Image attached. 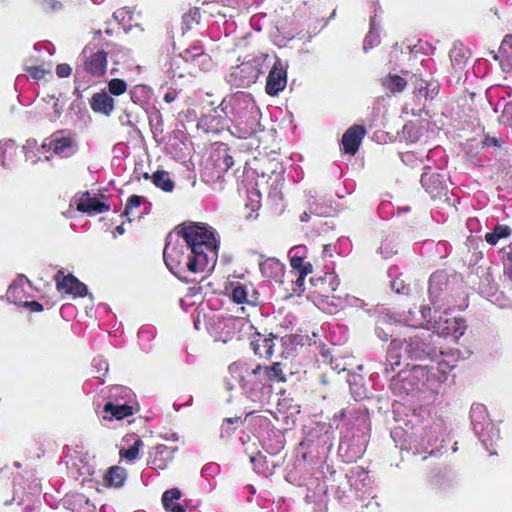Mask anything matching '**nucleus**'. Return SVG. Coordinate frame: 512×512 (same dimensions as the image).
<instances>
[{
    "mask_svg": "<svg viewBox=\"0 0 512 512\" xmlns=\"http://www.w3.org/2000/svg\"><path fill=\"white\" fill-rule=\"evenodd\" d=\"M144 197L138 195H132L128 198L123 215L127 217L128 221H132L133 212L136 208L144 202Z\"/></svg>",
    "mask_w": 512,
    "mask_h": 512,
    "instance_id": "a19ab883",
    "label": "nucleus"
},
{
    "mask_svg": "<svg viewBox=\"0 0 512 512\" xmlns=\"http://www.w3.org/2000/svg\"><path fill=\"white\" fill-rule=\"evenodd\" d=\"M391 288L398 294H407L409 286L401 278H396L391 282Z\"/></svg>",
    "mask_w": 512,
    "mask_h": 512,
    "instance_id": "6e6d98bb",
    "label": "nucleus"
},
{
    "mask_svg": "<svg viewBox=\"0 0 512 512\" xmlns=\"http://www.w3.org/2000/svg\"><path fill=\"white\" fill-rule=\"evenodd\" d=\"M243 424L240 417L226 418L221 425L220 437L230 438L232 434Z\"/></svg>",
    "mask_w": 512,
    "mask_h": 512,
    "instance_id": "4c0bfd02",
    "label": "nucleus"
},
{
    "mask_svg": "<svg viewBox=\"0 0 512 512\" xmlns=\"http://www.w3.org/2000/svg\"><path fill=\"white\" fill-rule=\"evenodd\" d=\"M467 53L468 51L462 43H454L449 55L455 69L462 70L465 67L468 59Z\"/></svg>",
    "mask_w": 512,
    "mask_h": 512,
    "instance_id": "2f4dec72",
    "label": "nucleus"
},
{
    "mask_svg": "<svg viewBox=\"0 0 512 512\" xmlns=\"http://www.w3.org/2000/svg\"><path fill=\"white\" fill-rule=\"evenodd\" d=\"M228 290L235 303L256 305L258 301V292L250 283L231 282Z\"/></svg>",
    "mask_w": 512,
    "mask_h": 512,
    "instance_id": "f3484780",
    "label": "nucleus"
},
{
    "mask_svg": "<svg viewBox=\"0 0 512 512\" xmlns=\"http://www.w3.org/2000/svg\"><path fill=\"white\" fill-rule=\"evenodd\" d=\"M287 68L286 62L277 58L269 71L266 81V93L270 96H276L283 91L287 84Z\"/></svg>",
    "mask_w": 512,
    "mask_h": 512,
    "instance_id": "2eb2a0df",
    "label": "nucleus"
},
{
    "mask_svg": "<svg viewBox=\"0 0 512 512\" xmlns=\"http://www.w3.org/2000/svg\"><path fill=\"white\" fill-rule=\"evenodd\" d=\"M152 181L157 188H160L164 192H172L174 189V182L166 171H156L152 175Z\"/></svg>",
    "mask_w": 512,
    "mask_h": 512,
    "instance_id": "f704fd0d",
    "label": "nucleus"
},
{
    "mask_svg": "<svg viewBox=\"0 0 512 512\" xmlns=\"http://www.w3.org/2000/svg\"><path fill=\"white\" fill-rule=\"evenodd\" d=\"M21 306L27 307L33 312H40L43 310L42 304H40L37 301H24V303Z\"/></svg>",
    "mask_w": 512,
    "mask_h": 512,
    "instance_id": "e2e57ef3",
    "label": "nucleus"
},
{
    "mask_svg": "<svg viewBox=\"0 0 512 512\" xmlns=\"http://www.w3.org/2000/svg\"><path fill=\"white\" fill-rule=\"evenodd\" d=\"M176 234L181 236L190 252L195 254V266L205 265L209 271L214 269L218 258V242L212 230L194 223L183 226Z\"/></svg>",
    "mask_w": 512,
    "mask_h": 512,
    "instance_id": "7ed1b4c3",
    "label": "nucleus"
},
{
    "mask_svg": "<svg viewBox=\"0 0 512 512\" xmlns=\"http://www.w3.org/2000/svg\"><path fill=\"white\" fill-rule=\"evenodd\" d=\"M261 73L255 62L248 61L233 68L227 81L235 87H249L256 82Z\"/></svg>",
    "mask_w": 512,
    "mask_h": 512,
    "instance_id": "ddd939ff",
    "label": "nucleus"
},
{
    "mask_svg": "<svg viewBox=\"0 0 512 512\" xmlns=\"http://www.w3.org/2000/svg\"><path fill=\"white\" fill-rule=\"evenodd\" d=\"M123 448H141L143 441L135 434H128L123 438Z\"/></svg>",
    "mask_w": 512,
    "mask_h": 512,
    "instance_id": "8fccbe9b",
    "label": "nucleus"
},
{
    "mask_svg": "<svg viewBox=\"0 0 512 512\" xmlns=\"http://www.w3.org/2000/svg\"><path fill=\"white\" fill-rule=\"evenodd\" d=\"M341 418L347 428L355 429L358 432L357 437L361 436L365 438L367 432L370 430L368 412L362 404L344 409L341 412ZM352 437L354 438L356 435L353 434Z\"/></svg>",
    "mask_w": 512,
    "mask_h": 512,
    "instance_id": "9b49d317",
    "label": "nucleus"
},
{
    "mask_svg": "<svg viewBox=\"0 0 512 512\" xmlns=\"http://www.w3.org/2000/svg\"><path fill=\"white\" fill-rule=\"evenodd\" d=\"M16 145L12 140L0 141V164L5 166V154L10 150H15Z\"/></svg>",
    "mask_w": 512,
    "mask_h": 512,
    "instance_id": "3c124183",
    "label": "nucleus"
},
{
    "mask_svg": "<svg viewBox=\"0 0 512 512\" xmlns=\"http://www.w3.org/2000/svg\"><path fill=\"white\" fill-rule=\"evenodd\" d=\"M106 69L107 53L102 50L91 54L84 62L83 71L94 77H100L104 75Z\"/></svg>",
    "mask_w": 512,
    "mask_h": 512,
    "instance_id": "4be33fe9",
    "label": "nucleus"
},
{
    "mask_svg": "<svg viewBox=\"0 0 512 512\" xmlns=\"http://www.w3.org/2000/svg\"><path fill=\"white\" fill-rule=\"evenodd\" d=\"M90 106L94 112L109 116L114 110V100L106 91H101L92 96Z\"/></svg>",
    "mask_w": 512,
    "mask_h": 512,
    "instance_id": "bb28decb",
    "label": "nucleus"
},
{
    "mask_svg": "<svg viewBox=\"0 0 512 512\" xmlns=\"http://www.w3.org/2000/svg\"><path fill=\"white\" fill-rule=\"evenodd\" d=\"M28 282L24 276H19L9 286L6 297L7 300L15 305L21 306L26 298L25 284Z\"/></svg>",
    "mask_w": 512,
    "mask_h": 512,
    "instance_id": "c85d7f7f",
    "label": "nucleus"
},
{
    "mask_svg": "<svg viewBox=\"0 0 512 512\" xmlns=\"http://www.w3.org/2000/svg\"><path fill=\"white\" fill-rule=\"evenodd\" d=\"M233 164H234V161H233L232 156H230L228 154H224V156L221 160V163H218V167L222 171H227L233 166Z\"/></svg>",
    "mask_w": 512,
    "mask_h": 512,
    "instance_id": "052dcab7",
    "label": "nucleus"
},
{
    "mask_svg": "<svg viewBox=\"0 0 512 512\" xmlns=\"http://www.w3.org/2000/svg\"><path fill=\"white\" fill-rule=\"evenodd\" d=\"M421 184L432 198L439 196L446 188L444 175L430 170L421 175Z\"/></svg>",
    "mask_w": 512,
    "mask_h": 512,
    "instance_id": "412c9836",
    "label": "nucleus"
},
{
    "mask_svg": "<svg viewBox=\"0 0 512 512\" xmlns=\"http://www.w3.org/2000/svg\"><path fill=\"white\" fill-rule=\"evenodd\" d=\"M50 102H52L53 112L49 115V120L54 122L57 119H59L60 116L62 115L63 107L58 104V101L55 100V98L53 96H51L49 98L48 103H50Z\"/></svg>",
    "mask_w": 512,
    "mask_h": 512,
    "instance_id": "5fc2aeb1",
    "label": "nucleus"
},
{
    "mask_svg": "<svg viewBox=\"0 0 512 512\" xmlns=\"http://www.w3.org/2000/svg\"><path fill=\"white\" fill-rule=\"evenodd\" d=\"M133 393L131 389L124 386H114L110 390V401H120L127 402L131 400Z\"/></svg>",
    "mask_w": 512,
    "mask_h": 512,
    "instance_id": "58836bf2",
    "label": "nucleus"
},
{
    "mask_svg": "<svg viewBox=\"0 0 512 512\" xmlns=\"http://www.w3.org/2000/svg\"><path fill=\"white\" fill-rule=\"evenodd\" d=\"M251 346L255 354L268 359L274 355L276 347L293 346V338L292 336L279 338L273 334L268 337L259 335L257 339L251 342Z\"/></svg>",
    "mask_w": 512,
    "mask_h": 512,
    "instance_id": "f8f14e48",
    "label": "nucleus"
},
{
    "mask_svg": "<svg viewBox=\"0 0 512 512\" xmlns=\"http://www.w3.org/2000/svg\"><path fill=\"white\" fill-rule=\"evenodd\" d=\"M181 60L191 63L201 70H209L212 67V58L204 52L203 47L199 44L191 45L182 51L177 58L172 60L171 67L178 66Z\"/></svg>",
    "mask_w": 512,
    "mask_h": 512,
    "instance_id": "4468645a",
    "label": "nucleus"
},
{
    "mask_svg": "<svg viewBox=\"0 0 512 512\" xmlns=\"http://www.w3.org/2000/svg\"><path fill=\"white\" fill-rule=\"evenodd\" d=\"M249 458L256 471H264L265 469H268L269 463L267 461V457L266 455H263L260 450L255 454L250 455Z\"/></svg>",
    "mask_w": 512,
    "mask_h": 512,
    "instance_id": "c03bdc74",
    "label": "nucleus"
},
{
    "mask_svg": "<svg viewBox=\"0 0 512 512\" xmlns=\"http://www.w3.org/2000/svg\"><path fill=\"white\" fill-rule=\"evenodd\" d=\"M164 262L169 271L179 279H186L185 273L210 272L205 265H194L195 254L190 252L179 234H169L163 251Z\"/></svg>",
    "mask_w": 512,
    "mask_h": 512,
    "instance_id": "20e7f679",
    "label": "nucleus"
},
{
    "mask_svg": "<svg viewBox=\"0 0 512 512\" xmlns=\"http://www.w3.org/2000/svg\"><path fill=\"white\" fill-rule=\"evenodd\" d=\"M133 414V408L127 402L108 401L102 411L104 421L122 420Z\"/></svg>",
    "mask_w": 512,
    "mask_h": 512,
    "instance_id": "aec40b11",
    "label": "nucleus"
},
{
    "mask_svg": "<svg viewBox=\"0 0 512 512\" xmlns=\"http://www.w3.org/2000/svg\"><path fill=\"white\" fill-rule=\"evenodd\" d=\"M127 478L124 468L114 465L111 466L103 476V483L106 487L120 488L123 486Z\"/></svg>",
    "mask_w": 512,
    "mask_h": 512,
    "instance_id": "c756f323",
    "label": "nucleus"
},
{
    "mask_svg": "<svg viewBox=\"0 0 512 512\" xmlns=\"http://www.w3.org/2000/svg\"><path fill=\"white\" fill-rule=\"evenodd\" d=\"M27 73L30 78L40 81L45 78L46 74H50V71L40 66H31L27 68Z\"/></svg>",
    "mask_w": 512,
    "mask_h": 512,
    "instance_id": "09e8293b",
    "label": "nucleus"
},
{
    "mask_svg": "<svg viewBox=\"0 0 512 512\" xmlns=\"http://www.w3.org/2000/svg\"><path fill=\"white\" fill-rule=\"evenodd\" d=\"M306 254L307 248L304 245L294 246L289 250L288 256L293 270L304 269L308 263L304 261Z\"/></svg>",
    "mask_w": 512,
    "mask_h": 512,
    "instance_id": "473e14b6",
    "label": "nucleus"
},
{
    "mask_svg": "<svg viewBox=\"0 0 512 512\" xmlns=\"http://www.w3.org/2000/svg\"><path fill=\"white\" fill-rule=\"evenodd\" d=\"M427 371L422 365H414L409 370H402L391 380L390 388L395 396H408L425 386Z\"/></svg>",
    "mask_w": 512,
    "mask_h": 512,
    "instance_id": "423d86ee",
    "label": "nucleus"
},
{
    "mask_svg": "<svg viewBox=\"0 0 512 512\" xmlns=\"http://www.w3.org/2000/svg\"><path fill=\"white\" fill-rule=\"evenodd\" d=\"M328 278H329V285L331 287V290L335 291L337 286L339 285V280L337 279V277L335 275H332V274H330L328 276Z\"/></svg>",
    "mask_w": 512,
    "mask_h": 512,
    "instance_id": "774afa93",
    "label": "nucleus"
},
{
    "mask_svg": "<svg viewBox=\"0 0 512 512\" xmlns=\"http://www.w3.org/2000/svg\"><path fill=\"white\" fill-rule=\"evenodd\" d=\"M504 274L512 282V248L506 253L504 261Z\"/></svg>",
    "mask_w": 512,
    "mask_h": 512,
    "instance_id": "13d9d810",
    "label": "nucleus"
},
{
    "mask_svg": "<svg viewBox=\"0 0 512 512\" xmlns=\"http://www.w3.org/2000/svg\"><path fill=\"white\" fill-rule=\"evenodd\" d=\"M378 43H379V34H378V31L376 28L375 18H372L371 23H370V31L364 39L363 48L365 51H367L368 49H371L374 46H376Z\"/></svg>",
    "mask_w": 512,
    "mask_h": 512,
    "instance_id": "ea45409f",
    "label": "nucleus"
},
{
    "mask_svg": "<svg viewBox=\"0 0 512 512\" xmlns=\"http://www.w3.org/2000/svg\"><path fill=\"white\" fill-rule=\"evenodd\" d=\"M435 336L427 328L417 332L408 340H404V352L408 358L420 361L434 362L438 356Z\"/></svg>",
    "mask_w": 512,
    "mask_h": 512,
    "instance_id": "39448f33",
    "label": "nucleus"
},
{
    "mask_svg": "<svg viewBox=\"0 0 512 512\" xmlns=\"http://www.w3.org/2000/svg\"><path fill=\"white\" fill-rule=\"evenodd\" d=\"M205 325L208 333L214 338L215 341L223 343L228 342L235 331L240 328L244 320L242 318H235L232 316H223L221 314L205 315Z\"/></svg>",
    "mask_w": 512,
    "mask_h": 512,
    "instance_id": "1a4fd4ad",
    "label": "nucleus"
},
{
    "mask_svg": "<svg viewBox=\"0 0 512 512\" xmlns=\"http://www.w3.org/2000/svg\"><path fill=\"white\" fill-rule=\"evenodd\" d=\"M365 134L366 130L363 126L354 125L348 128L342 137L344 152L350 155H355Z\"/></svg>",
    "mask_w": 512,
    "mask_h": 512,
    "instance_id": "6ab92c4d",
    "label": "nucleus"
},
{
    "mask_svg": "<svg viewBox=\"0 0 512 512\" xmlns=\"http://www.w3.org/2000/svg\"><path fill=\"white\" fill-rule=\"evenodd\" d=\"M441 278V275L433 274L430 277L429 294L430 301L433 305L434 314L431 316V307H422L418 311H409V315L405 317L404 321L409 326H421L427 324V329L437 337H451L453 340H458L465 332L467 326L465 320L453 314V311L445 309L441 311V305L438 303V291L436 283Z\"/></svg>",
    "mask_w": 512,
    "mask_h": 512,
    "instance_id": "f257e3e1",
    "label": "nucleus"
},
{
    "mask_svg": "<svg viewBox=\"0 0 512 512\" xmlns=\"http://www.w3.org/2000/svg\"><path fill=\"white\" fill-rule=\"evenodd\" d=\"M42 149H47L51 156L54 154L62 158H68L77 152L78 144L73 134L65 130H59L44 139Z\"/></svg>",
    "mask_w": 512,
    "mask_h": 512,
    "instance_id": "9d476101",
    "label": "nucleus"
},
{
    "mask_svg": "<svg viewBox=\"0 0 512 512\" xmlns=\"http://www.w3.org/2000/svg\"><path fill=\"white\" fill-rule=\"evenodd\" d=\"M177 96H178V93H177V91H176V90L169 89V90L165 93V95H164L163 99H164V101H165L166 103H168V104H169V103L174 102V101L176 100Z\"/></svg>",
    "mask_w": 512,
    "mask_h": 512,
    "instance_id": "0e129e2a",
    "label": "nucleus"
},
{
    "mask_svg": "<svg viewBox=\"0 0 512 512\" xmlns=\"http://www.w3.org/2000/svg\"><path fill=\"white\" fill-rule=\"evenodd\" d=\"M71 73H72V68L70 65H68L66 63L59 64L56 67V74L60 78L68 77L71 75Z\"/></svg>",
    "mask_w": 512,
    "mask_h": 512,
    "instance_id": "bf43d9fd",
    "label": "nucleus"
},
{
    "mask_svg": "<svg viewBox=\"0 0 512 512\" xmlns=\"http://www.w3.org/2000/svg\"><path fill=\"white\" fill-rule=\"evenodd\" d=\"M109 92L114 96L122 95L127 90V84L122 79H112L108 83Z\"/></svg>",
    "mask_w": 512,
    "mask_h": 512,
    "instance_id": "49530a36",
    "label": "nucleus"
},
{
    "mask_svg": "<svg viewBox=\"0 0 512 512\" xmlns=\"http://www.w3.org/2000/svg\"><path fill=\"white\" fill-rule=\"evenodd\" d=\"M260 271L263 277L282 282L285 266L276 258H266L260 262Z\"/></svg>",
    "mask_w": 512,
    "mask_h": 512,
    "instance_id": "393cba45",
    "label": "nucleus"
},
{
    "mask_svg": "<svg viewBox=\"0 0 512 512\" xmlns=\"http://www.w3.org/2000/svg\"><path fill=\"white\" fill-rule=\"evenodd\" d=\"M470 419L475 434L485 448L497 445L498 432L490 422L487 408L481 403H473Z\"/></svg>",
    "mask_w": 512,
    "mask_h": 512,
    "instance_id": "0eeeda50",
    "label": "nucleus"
},
{
    "mask_svg": "<svg viewBox=\"0 0 512 512\" xmlns=\"http://www.w3.org/2000/svg\"><path fill=\"white\" fill-rule=\"evenodd\" d=\"M170 450H155L153 455V459L149 460L148 463L158 469H164L167 466V463L162 461L164 454H167L166 458H170ZM152 458V455L150 456Z\"/></svg>",
    "mask_w": 512,
    "mask_h": 512,
    "instance_id": "a18cd8bd",
    "label": "nucleus"
},
{
    "mask_svg": "<svg viewBox=\"0 0 512 512\" xmlns=\"http://www.w3.org/2000/svg\"><path fill=\"white\" fill-rule=\"evenodd\" d=\"M218 109L231 122V134L240 139L250 138L263 129L260 123V109L248 93L237 92L225 97ZM214 111L217 112V108Z\"/></svg>",
    "mask_w": 512,
    "mask_h": 512,
    "instance_id": "f03ea898",
    "label": "nucleus"
},
{
    "mask_svg": "<svg viewBox=\"0 0 512 512\" xmlns=\"http://www.w3.org/2000/svg\"><path fill=\"white\" fill-rule=\"evenodd\" d=\"M23 153L25 156V161L30 163L31 165L37 164L42 157L46 161L51 159V155L48 154L47 149H42L41 146H37V142L35 139H28L23 145Z\"/></svg>",
    "mask_w": 512,
    "mask_h": 512,
    "instance_id": "a878e982",
    "label": "nucleus"
},
{
    "mask_svg": "<svg viewBox=\"0 0 512 512\" xmlns=\"http://www.w3.org/2000/svg\"><path fill=\"white\" fill-rule=\"evenodd\" d=\"M55 281L59 291H65L75 297H83L87 294V286L84 283L71 274L64 275L62 270L56 273Z\"/></svg>",
    "mask_w": 512,
    "mask_h": 512,
    "instance_id": "a211bd4d",
    "label": "nucleus"
},
{
    "mask_svg": "<svg viewBox=\"0 0 512 512\" xmlns=\"http://www.w3.org/2000/svg\"><path fill=\"white\" fill-rule=\"evenodd\" d=\"M378 251L384 258H389L396 253L395 246L388 240L382 242Z\"/></svg>",
    "mask_w": 512,
    "mask_h": 512,
    "instance_id": "603ef678",
    "label": "nucleus"
},
{
    "mask_svg": "<svg viewBox=\"0 0 512 512\" xmlns=\"http://www.w3.org/2000/svg\"><path fill=\"white\" fill-rule=\"evenodd\" d=\"M262 373L265 380L283 382L285 377L280 363H274L271 366H262Z\"/></svg>",
    "mask_w": 512,
    "mask_h": 512,
    "instance_id": "e433bc0d",
    "label": "nucleus"
},
{
    "mask_svg": "<svg viewBox=\"0 0 512 512\" xmlns=\"http://www.w3.org/2000/svg\"><path fill=\"white\" fill-rule=\"evenodd\" d=\"M291 402L292 399L283 398L277 403L275 411V419L277 421H282L286 425L295 423L296 417L300 413V408L298 405H293Z\"/></svg>",
    "mask_w": 512,
    "mask_h": 512,
    "instance_id": "5701e85b",
    "label": "nucleus"
},
{
    "mask_svg": "<svg viewBox=\"0 0 512 512\" xmlns=\"http://www.w3.org/2000/svg\"><path fill=\"white\" fill-rule=\"evenodd\" d=\"M483 145L486 147H499L500 143L498 139L487 136L483 140Z\"/></svg>",
    "mask_w": 512,
    "mask_h": 512,
    "instance_id": "69168bd1",
    "label": "nucleus"
},
{
    "mask_svg": "<svg viewBox=\"0 0 512 512\" xmlns=\"http://www.w3.org/2000/svg\"><path fill=\"white\" fill-rule=\"evenodd\" d=\"M295 271L298 274L297 279H296V284L298 287H301L304 284L305 277L308 274L312 273L313 267H312L311 263H307V265L304 267V269H297Z\"/></svg>",
    "mask_w": 512,
    "mask_h": 512,
    "instance_id": "864d4df0",
    "label": "nucleus"
},
{
    "mask_svg": "<svg viewBox=\"0 0 512 512\" xmlns=\"http://www.w3.org/2000/svg\"><path fill=\"white\" fill-rule=\"evenodd\" d=\"M120 455L122 459L132 462L139 457V450H125V452H121Z\"/></svg>",
    "mask_w": 512,
    "mask_h": 512,
    "instance_id": "680f3d73",
    "label": "nucleus"
},
{
    "mask_svg": "<svg viewBox=\"0 0 512 512\" xmlns=\"http://www.w3.org/2000/svg\"><path fill=\"white\" fill-rule=\"evenodd\" d=\"M113 18L118 23H124L126 20L131 19V12L127 8H120L113 13Z\"/></svg>",
    "mask_w": 512,
    "mask_h": 512,
    "instance_id": "4d7b16f0",
    "label": "nucleus"
},
{
    "mask_svg": "<svg viewBox=\"0 0 512 512\" xmlns=\"http://www.w3.org/2000/svg\"><path fill=\"white\" fill-rule=\"evenodd\" d=\"M109 208V205L101 202L99 197L91 196L88 192L84 193L77 203V209L79 211L90 215L106 212Z\"/></svg>",
    "mask_w": 512,
    "mask_h": 512,
    "instance_id": "b1692460",
    "label": "nucleus"
},
{
    "mask_svg": "<svg viewBox=\"0 0 512 512\" xmlns=\"http://www.w3.org/2000/svg\"><path fill=\"white\" fill-rule=\"evenodd\" d=\"M130 98L133 103L137 105H143L148 98L146 86L139 85L134 87L130 91Z\"/></svg>",
    "mask_w": 512,
    "mask_h": 512,
    "instance_id": "37998d69",
    "label": "nucleus"
},
{
    "mask_svg": "<svg viewBox=\"0 0 512 512\" xmlns=\"http://www.w3.org/2000/svg\"><path fill=\"white\" fill-rule=\"evenodd\" d=\"M229 373L236 379L245 393L258 390L265 383L261 365H250L245 361H237L229 366Z\"/></svg>",
    "mask_w": 512,
    "mask_h": 512,
    "instance_id": "6e6552de",
    "label": "nucleus"
},
{
    "mask_svg": "<svg viewBox=\"0 0 512 512\" xmlns=\"http://www.w3.org/2000/svg\"><path fill=\"white\" fill-rule=\"evenodd\" d=\"M181 497V492L177 488H173L164 492L162 503L167 512H185V509L177 501Z\"/></svg>",
    "mask_w": 512,
    "mask_h": 512,
    "instance_id": "7c9ffc66",
    "label": "nucleus"
},
{
    "mask_svg": "<svg viewBox=\"0 0 512 512\" xmlns=\"http://www.w3.org/2000/svg\"><path fill=\"white\" fill-rule=\"evenodd\" d=\"M512 233L508 225L498 224L492 232L486 233L485 240L490 245H496L500 239L508 238Z\"/></svg>",
    "mask_w": 512,
    "mask_h": 512,
    "instance_id": "c9c22d12",
    "label": "nucleus"
},
{
    "mask_svg": "<svg viewBox=\"0 0 512 512\" xmlns=\"http://www.w3.org/2000/svg\"><path fill=\"white\" fill-rule=\"evenodd\" d=\"M402 351H404V343L402 340L394 339L390 342L385 363L386 373L393 371L395 367L401 364Z\"/></svg>",
    "mask_w": 512,
    "mask_h": 512,
    "instance_id": "cd10ccee",
    "label": "nucleus"
},
{
    "mask_svg": "<svg viewBox=\"0 0 512 512\" xmlns=\"http://www.w3.org/2000/svg\"><path fill=\"white\" fill-rule=\"evenodd\" d=\"M382 85L390 92L398 93L405 89L407 80L396 74H388L383 78Z\"/></svg>",
    "mask_w": 512,
    "mask_h": 512,
    "instance_id": "72a5a7b5",
    "label": "nucleus"
},
{
    "mask_svg": "<svg viewBox=\"0 0 512 512\" xmlns=\"http://www.w3.org/2000/svg\"><path fill=\"white\" fill-rule=\"evenodd\" d=\"M92 368L94 372V377L101 378L107 374L109 370V365L106 359L99 356L93 359Z\"/></svg>",
    "mask_w": 512,
    "mask_h": 512,
    "instance_id": "79ce46f5",
    "label": "nucleus"
},
{
    "mask_svg": "<svg viewBox=\"0 0 512 512\" xmlns=\"http://www.w3.org/2000/svg\"><path fill=\"white\" fill-rule=\"evenodd\" d=\"M163 437H164L166 440H168V441H172V442H177V441H179V439H180V437H179V435H178L177 433H175V432H171V431H170V432L165 433Z\"/></svg>",
    "mask_w": 512,
    "mask_h": 512,
    "instance_id": "338daca9",
    "label": "nucleus"
},
{
    "mask_svg": "<svg viewBox=\"0 0 512 512\" xmlns=\"http://www.w3.org/2000/svg\"><path fill=\"white\" fill-rule=\"evenodd\" d=\"M444 353L438 350V356L434 362L424 364L422 367L427 371L425 378L427 382L436 380L439 383L446 381L448 373L454 368V364L443 358Z\"/></svg>",
    "mask_w": 512,
    "mask_h": 512,
    "instance_id": "dca6fc26",
    "label": "nucleus"
},
{
    "mask_svg": "<svg viewBox=\"0 0 512 512\" xmlns=\"http://www.w3.org/2000/svg\"><path fill=\"white\" fill-rule=\"evenodd\" d=\"M319 438L318 430H311L300 442L299 446L301 448H309L312 446L319 447L321 446V442L318 439L317 442H315V438Z\"/></svg>",
    "mask_w": 512,
    "mask_h": 512,
    "instance_id": "de8ad7c7",
    "label": "nucleus"
}]
</instances>
